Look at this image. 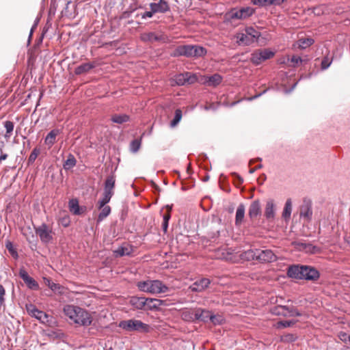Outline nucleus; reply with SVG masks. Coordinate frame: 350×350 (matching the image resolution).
<instances>
[{
  "mask_svg": "<svg viewBox=\"0 0 350 350\" xmlns=\"http://www.w3.org/2000/svg\"><path fill=\"white\" fill-rule=\"evenodd\" d=\"M286 275L292 279L310 281H317L320 277L319 271L314 267L299 264L290 265Z\"/></svg>",
  "mask_w": 350,
  "mask_h": 350,
  "instance_id": "1",
  "label": "nucleus"
},
{
  "mask_svg": "<svg viewBox=\"0 0 350 350\" xmlns=\"http://www.w3.org/2000/svg\"><path fill=\"white\" fill-rule=\"evenodd\" d=\"M64 314L76 324L88 327L92 323L93 319L90 313L81 307L74 305H66L63 309Z\"/></svg>",
  "mask_w": 350,
  "mask_h": 350,
  "instance_id": "2",
  "label": "nucleus"
},
{
  "mask_svg": "<svg viewBox=\"0 0 350 350\" xmlns=\"http://www.w3.org/2000/svg\"><path fill=\"white\" fill-rule=\"evenodd\" d=\"M129 304L136 310L143 311H158L163 304V301L145 297L132 296Z\"/></svg>",
  "mask_w": 350,
  "mask_h": 350,
  "instance_id": "3",
  "label": "nucleus"
},
{
  "mask_svg": "<svg viewBox=\"0 0 350 350\" xmlns=\"http://www.w3.org/2000/svg\"><path fill=\"white\" fill-rule=\"evenodd\" d=\"M137 286L139 291L151 294L164 293L169 289L165 284L158 280L140 281L137 282Z\"/></svg>",
  "mask_w": 350,
  "mask_h": 350,
  "instance_id": "4",
  "label": "nucleus"
},
{
  "mask_svg": "<svg viewBox=\"0 0 350 350\" xmlns=\"http://www.w3.org/2000/svg\"><path fill=\"white\" fill-rule=\"evenodd\" d=\"M118 326L128 332L148 333L151 329L150 325L134 319L121 321Z\"/></svg>",
  "mask_w": 350,
  "mask_h": 350,
  "instance_id": "5",
  "label": "nucleus"
},
{
  "mask_svg": "<svg viewBox=\"0 0 350 350\" xmlns=\"http://www.w3.org/2000/svg\"><path fill=\"white\" fill-rule=\"evenodd\" d=\"M115 184L116 176L113 174H111L106 178L104 182L103 193L101 198L98 202V208H101L110 202L114 194Z\"/></svg>",
  "mask_w": 350,
  "mask_h": 350,
  "instance_id": "6",
  "label": "nucleus"
},
{
  "mask_svg": "<svg viewBox=\"0 0 350 350\" xmlns=\"http://www.w3.org/2000/svg\"><path fill=\"white\" fill-rule=\"evenodd\" d=\"M26 310L31 317H33L38 320L40 323L46 325L49 327H53L55 323L54 317L51 315H49L45 312L40 310L33 304H27Z\"/></svg>",
  "mask_w": 350,
  "mask_h": 350,
  "instance_id": "7",
  "label": "nucleus"
},
{
  "mask_svg": "<svg viewBox=\"0 0 350 350\" xmlns=\"http://www.w3.org/2000/svg\"><path fill=\"white\" fill-rule=\"evenodd\" d=\"M254 12L255 10L251 7H243L239 10L233 8L226 14L225 18L229 21L234 19H245L251 16Z\"/></svg>",
  "mask_w": 350,
  "mask_h": 350,
  "instance_id": "8",
  "label": "nucleus"
},
{
  "mask_svg": "<svg viewBox=\"0 0 350 350\" xmlns=\"http://www.w3.org/2000/svg\"><path fill=\"white\" fill-rule=\"evenodd\" d=\"M36 234L39 237L42 243L47 244L53 239L54 232L52 228L49 227L46 224L42 223L38 226H34Z\"/></svg>",
  "mask_w": 350,
  "mask_h": 350,
  "instance_id": "9",
  "label": "nucleus"
},
{
  "mask_svg": "<svg viewBox=\"0 0 350 350\" xmlns=\"http://www.w3.org/2000/svg\"><path fill=\"white\" fill-rule=\"evenodd\" d=\"M299 217L304 221L309 222L312 217V202L310 200H304L303 204L300 206Z\"/></svg>",
  "mask_w": 350,
  "mask_h": 350,
  "instance_id": "10",
  "label": "nucleus"
},
{
  "mask_svg": "<svg viewBox=\"0 0 350 350\" xmlns=\"http://www.w3.org/2000/svg\"><path fill=\"white\" fill-rule=\"evenodd\" d=\"M257 257V260L260 262H272L277 260L276 255L273 252L272 250L269 249H258Z\"/></svg>",
  "mask_w": 350,
  "mask_h": 350,
  "instance_id": "11",
  "label": "nucleus"
},
{
  "mask_svg": "<svg viewBox=\"0 0 350 350\" xmlns=\"http://www.w3.org/2000/svg\"><path fill=\"white\" fill-rule=\"evenodd\" d=\"M19 276L23 279L29 289L34 291L39 289L38 283L33 278L30 277L28 273L23 268L20 269Z\"/></svg>",
  "mask_w": 350,
  "mask_h": 350,
  "instance_id": "12",
  "label": "nucleus"
},
{
  "mask_svg": "<svg viewBox=\"0 0 350 350\" xmlns=\"http://www.w3.org/2000/svg\"><path fill=\"white\" fill-rule=\"evenodd\" d=\"M211 280L208 278H202L193 283L189 288L192 292H202L208 287Z\"/></svg>",
  "mask_w": 350,
  "mask_h": 350,
  "instance_id": "13",
  "label": "nucleus"
},
{
  "mask_svg": "<svg viewBox=\"0 0 350 350\" xmlns=\"http://www.w3.org/2000/svg\"><path fill=\"white\" fill-rule=\"evenodd\" d=\"M275 204L273 199H269L266 202L264 211V216L266 219L272 221L275 219Z\"/></svg>",
  "mask_w": 350,
  "mask_h": 350,
  "instance_id": "14",
  "label": "nucleus"
},
{
  "mask_svg": "<svg viewBox=\"0 0 350 350\" xmlns=\"http://www.w3.org/2000/svg\"><path fill=\"white\" fill-rule=\"evenodd\" d=\"M261 214V206L259 200H254L248 210V215L251 220L256 219L258 216Z\"/></svg>",
  "mask_w": 350,
  "mask_h": 350,
  "instance_id": "15",
  "label": "nucleus"
},
{
  "mask_svg": "<svg viewBox=\"0 0 350 350\" xmlns=\"http://www.w3.org/2000/svg\"><path fill=\"white\" fill-rule=\"evenodd\" d=\"M150 8L155 13H165L170 10V6L165 0H159L158 3H150Z\"/></svg>",
  "mask_w": 350,
  "mask_h": 350,
  "instance_id": "16",
  "label": "nucleus"
},
{
  "mask_svg": "<svg viewBox=\"0 0 350 350\" xmlns=\"http://www.w3.org/2000/svg\"><path fill=\"white\" fill-rule=\"evenodd\" d=\"M296 247L300 250L309 254H316L319 251V248L310 243L296 242Z\"/></svg>",
  "mask_w": 350,
  "mask_h": 350,
  "instance_id": "17",
  "label": "nucleus"
},
{
  "mask_svg": "<svg viewBox=\"0 0 350 350\" xmlns=\"http://www.w3.org/2000/svg\"><path fill=\"white\" fill-rule=\"evenodd\" d=\"M43 280L44 284L55 293H57L59 295H62L64 293V288L61 284L58 283H55L52 282L48 278H43Z\"/></svg>",
  "mask_w": 350,
  "mask_h": 350,
  "instance_id": "18",
  "label": "nucleus"
},
{
  "mask_svg": "<svg viewBox=\"0 0 350 350\" xmlns=\"http://www.w3.org/2000/svg\"><path fill=\"white\" fill-rule=\"evenodd\" d=\"M196 308H185L181 311V318L183 320L189 322L196 321Z\"/></svg>",
  "mask_w": 350,
  "mask_h": 350,
  "instance_id": "19",
  "label": "nucleus"
},
{
  "mask_svg": "<svg viewBox=\"0 0 350 350\" xmlns=\"http://www.w3.org/2000/svg\"><path fill=\"white\" fill-rule=\"evenodd\" d=\"M62 133V130L55 129L51 130L46 136L44 139V143L46 145L51 147L56 142V137L58 135Z\"/></svg>",
  "mask_w": 350,
  "mask_h": 350,
  "instance_id": "20",
  "label": "nucleus"
},
{
  "mask_svg": "<svg viewBox=\"0 0 350 350\" xmlns=\"http://www.w3.org/2000/svg\"><path fill=\"white\" fill-rule=\"evenodd\" d=\"M96 66V64L95 62L84 63L75 68V73L77 75H81L83 73L88 72L90 70L94 68Z\"/></svg>",
  "mask_w": 350,
  "mask_h": 350,
  "instance_id": "21",
  "label": "nucleus"
},
{
  "mask_svg": "<svg viewBox=\"0 0 350 350\" xmlns=\"http://www.w3.org/2000/svg\"><path fill=\"white\" fill-rule=\"evenodd\" d=\"M133 252V250L131 246L129 245H122L118 247L116 250L113 251V254L115 257H122L124 256H130Z\"/></svg>",
  "mask_w": 350,
  "mask_h": 350,
  "instance_id": "22",
  "label": "nucleus"
},
{
  "mask_svg": "<svg viewBox=\"0 0 350 350\" xmlns=\"http://www.w3.org/2000/svg\"><path fill=\"white\" fill-rule=\"evenodd\" d=\"M245 205L243 203L240 204L237 207L235 215V225L237 226H239L242 224L245 217Z\"/></svg>",
  "mask_w": 350,
  "mask_h": 350,
  "instance_id": "23",
  "label": "nucleus"
},
{
  "mask_svg": "<svg viewBox=\"0 0 350 350\" xmlns=\"http://www.w3.org/2000/svg\"><path fill=\"white\" fill-rule=\"evenodd\" d=\"M196 321H201L203 322H207L210 321L211 313L210 311L202 309L196 308Z\"/></svg>",
  "mask_w": 350,
  "mask_h": 350,
  "instance_id": "24",
  "label": "nucleus"
},
{
  "mask_svg": "<svg viewBox=\"0 0 350 350\" xmlns=\"http://www.w3.org/2000/svg\"><path fill=\"white\" fill-rule=\"evenodd\" d=\"M287 306L278 305L272 307L270 310L271 312L273 315L283 316L287 317Z\"/></svg>",
  "mask_w": 350,
  "mask_h": 350,
  "instance_id": "25",
  "label": "nucleus"
},
{
  "mask_svg": "<svg viewBox=\"0 0 350 350\" xmlns=\"http://www.w3.org/2000/svg\"><path fill=\"white\" fill-rule=\"evenodd\" d=\"M314 42V39L311 38H299L297 41L295 46L300 49H305L313 44Z\"/></svg>",
  "mask_w": 350,
  "mask_h": 350,
  "instance_id": "26",
  "label": "nucleus"
},
{
  "mask_svg": "<svg viewBox=\"0 0 350 350\" xmlns=\"http://www.w3.org/2000/svg\"><path fill=\"white\" fill-rule=\"evenodd\" d=\"M191 53H192L191 57L198 58V57H204V55H206L207 53V50L206 48H204L202 46L194 44V45H193V50H192Z\"/></svg>",
  "mask_w": 350,
  "mask_h": 350,
  "instance_id": "27",
  "label": "nucleus"
},
{
  "mask_svg": "<svg viewBox=\"0 0 350 350\" xmlns=\"http://www.w3.org/2000/svg\"><path fill=\"white\" fill-rule=\"evenodd\" d=\"M292 212V201L291 199H287L285 202L284 207L282 211V217L285 221H288L291 218Z\"/></svg>",
  "mask_w": 350,
  "mask_h": 350,
  "instance_id": "28",
  "label": "nucleus"
},
{
  "mask_svg": "<svg viewBox=\"0 0 350 350\" xmlns=\"http://www.w3.org/2000/svg\"><path fill=\"white\" fill-rule=\"evenodd\" d=\"M69 208L71 212L75 215H80L83 213L79 204V202L77 199H71L68 202Z\"/></svg>",
  "mask_w": 350,
  "mask_h": 350,
  "instance_id": "29",
  "label": "nucleus"
},
{
  "mask_svg": "<svg viewBox=\"0 0 350 350\" xmlns=\"http://www.w3.org/2000/svg\"><path fill=\"white\" fill-rule=\"evenodd\" d=\"M111 120L114 123L121 124L129 122L130 120V116L126 114H124V113H123V114L116 113L111 116Z\"/></svg>",
  "mask_w": 350,
  "mask_h": 350,
  "instance_id": "30",
  "label": "nucleus"
},
{
  "mask_svg": "<svg viewBox=\"0 0 350 350\" xmlns=\"http://www.w3.org/2000/svg\"><path fill=\"white\" fill-rule=\"evenodd\" d=\"M237 42L239 45H250L253 42V38H250L247 33H239L237 36Z\"/></svg>",
  "mask_w": 350,
  "mask_h": 350,
  "instance_id": "31",
  "label": "nucleus"
},
{
  "mask_svg": "<svg viewBox=\"0 0 350 350\" xmlns=\"http://www.w3.org/2000/svg\"><path fill=\"white\" fill-rule=\"evenodd\" d=\"M100 209L101 211L97 217V223H100L103 221L111 213V207L109 206H107V204L101 207Z\"/></svg>",
  "mask_w": 350,
  "mask_h": 350,
  "instance_id": "32",
  "label": "nucleus"
},
{
  "mask_svg": "<svg viewBox=\"0 0 350 350\" xmlns=\"http://www.w3.org/2000/svg\"><path fill=\"white\" fill-rule=\"evenodd\" d=\"M77 160L75 156L72 154H69L67 159L64 161L63 164L64 169L66 170H69L72 169L73 167L76 165Z\"/></svg>",
  "mask_w": 350,
  "mask_h": 350,
  "instance_id": "33",
  "label": "nucleus"
},
{
  "mask_svg": "<svg viewBox=\"0 0 350 350\" xmlns=\"http://www.w3.org/2000/svg\"><path fill=\"white\" fill-rule=\"evenodd\" d=\"M142 40L145 42H156L161 40V38L154 32H149L142 36Z\"/></svg>",
  "mask_w": 350,
  "mask_h": 350,
  "instance_id": "34",
  "label": "nucleus"
},
{
  "mask_svg": "<svg viewBox=\"0 0 350 350\" xmlns=\"http://www.w3.org/2000/svg\"><path fill=\"white\" fill-rule=\"evenodd\" d=\"M5 248L8 250L10 255L15 259L17 260L18 258V254L16 248H14V245L12 241L8 240L5 243Z\"/></svg>",
  "mask_w": 350,
  "mask_h": 350,
  "instance_id": "35",
  "label": "nucleus"
},
{
  "mask_svg": "<svg viewBox=\"0 0 350 350\" xmlns=\"http://www.w3.org/2000/svg\"><path fill=\"white\" fill-rule=\"evenodd\" d=\"M257 251L258 249L248 250L242 254V256L247 260H257Z\"/></svg>",
  "mask_w": 350,
  "mask_h": 350,
  "instance_id": "36",
  "label": "nucleus"
},
{
  "mask_svg": "<svg viewBox=\"0 0 350 350\" xmlns=\"http://www.w3.org/2000/svg\"><path fill=\"white\" fill-rule=\"evenodd\" d=\"M222 81V77L219 74H214L208 77L207 82L210 85L217 86Z\"/></svg>",
  "mask_w": 350,
  "mask_h": 350,
  "instance_id": "37",
  "label": "nucleus"
},
{
  "mask_svg": "<svg viewBox=\"0 0 350 350\" xmlns=\"http://www.w3.org/2000/svg\"><path fill=\"white\" fill-rule=\"evenodd\" d=\"M40 153V149L38 147L34 148L27 159V165H33Z\"/></svg>",
  "mask_w": 350,
  "mask_h": 350,
  "instance_id": "38",
  "label": "nucleus"
},
{
  "mask_svg": "<svg viewBox=\"0 0 350 350\" xmlns=\"http://www.w3.org/2000/svg\"><path fill=\"white\" fill-rule=\"evenodd\" d=\"M333 58L329 56V54L324 56L321 62V69L325 70L327 69L332 63Z\"/></svg>",
  "mask_w": 350,
  "mask_h": 350,
  "instance_id": "39",
  "label": "nucleus"
},
{
  "mask_svg": "<svg viewBox=\"0 0 350 350\" xmlns=\"http://www.w3.org/2000/svg\"><path fill=\"white\" fill-rule=\"evenodd\" d=\"M246 33L249 36L250 38H253V42L257 40L260 33L259 31H256L254 27H250L245 29Z\"/></svg>",
  "mask_w": 350,
  "mask_h": 350,
  "instance_id": "40",
  "label": "nucleus"
},
{
  "mask_svg": "<svg viewBox=\"0 0 350 350\" xmlns=\"http://www.w3.org/2000/svg\"><path fill=\"white\" fill-rule=\"evenodd\" d=\"M142 144L141 139H135L130 143V151L136 153L140 148Z\"/></svg>",
  "mask_w": 350,
  "mask_h": 350,
  "instance_id": "41",
  "label": "nucleus"
},
{
  "mask_svg": "<svg viewBox=\"0 0 350 350\" xmlns=\"http://www.w3.org/2000/svg\"><path fill=\"white\" fill-rule=\"evenodd\" d=\"M297 339V336L294 334L288 333L281 336L280 340L283 342H293Z\"/></svg>",
  "mask_w": 350,
  "mask_h": 350,
  "instance_id": "42",
  "label": "nucleus"
},
{
  "mask_svg": "<svg viewBox=\"0 0 350 350\" xmlns=\"http://www.w3.org/2000/svg\"><path fill=\"white\" fill-rule=\"evenodd\" d=\"M170 56L173 57H178L180 56L185 57V46L184 45L178 46L172 53Z\"/></svg>",
  "mask_w": 350,
  "mask_h": 350,
  "instance_id": "43",
  "label": "nucleus"
},
{
  "mask_svg": "<svg viewBox=\"0 0 350 350\" xmlns=\"http://www.w3.org/2000/svg\"><path fill=\"white\" fill-rule=\"evenodd\" d=\"M183 116L182 111L180 109H177L175 111V114L173 120L170 122V125L172 127L177 125L179 122L181 120Z\"/></svg>",
  "mask_w": 350,
  "mask_h": 350,
  "instance_id": "44",
  "label": "nucleus"
},
{
  "mask_svg": "<svg viewBox=\"0 0 350 350\" xmlns=\"http://www.w3.org/2000/svg\"><path fill=\"white\" fill-rule=\"evenodd\" d=\"M261 55L259 51H255L252 54L251 57V62L255 64V65H259L262 62H264V59L262 58V57L260 55Z\"/></svg>",
  "mask_w": 350,
  "mask_h": 350,
  "instance_id": "45",
  "label": "nucleus"
},
{
  "mask_svg": "<svg viewBox=\"0 0 350 350\" xmlns=\"http://www.w3.org/2000/svg\"><path fill=\"white\" fill-rule=\"evenodd\" d=\"M4 126L6 129V133L5 134V138H10V136H11V134L14 130V123L11 121H5L4 122Z\"/></svg>",
  "mask_w": 350,
  "mask_h": 350,
  "instance_id": "46",
  "label": "nucleus"
},
{
  "mask_svg": "<svg viewBox=\"0 0 350 350\" xmlns=\"http://www.w3.org/2000/svg\"><path fill=\"white\" fill-rule=\"evenodd\" d=\"M187 74L180 73L175 76L174 81L176 84L178 85H184L186 84V77Z\"/></svg>",
  "mask_w": 350,
  "mask_h": 350,
  "instance_id": "47",
  "label": "nucleus"
},
{
  "mask_svg": "<svg viewBox=\"0 0 350 350\" xmlns=\"http://www.w3.org/2000/svg\"><path fill=\"white\" fill-rule=\"evenodd\" d=\"M301 313L294 306H288L287 317H301Z\"/></svg>",
  "mask_w": 350,
  "mask_h": 350,
  "instance_id": "48",
  "label": "nucleus"
},
{
  "mask_svg": "<svg viewBox=\"0 0 350 350\" xmlns=\"http://www.w3.org/2000/svg\"><path fill=\"white\" fill-rule=\"evenodd\" d=\"M210 321L214 325H221L224 321V319L221 315L211 314Z\"/></svg>",
  "mask_w": 350,
  "mask_h": 350,
  "instance_id": "49",
  "label": "nucleus"
},
{
  "mask_svg": "<svg viewBox=\"0 0 350 350\" xmlns=\"http://www.w3.org/2000/svg\"><path fill=\"white\" fill-rule=\"evenodd\" d=\"M259 52L264 61L271 58L274 55V53L269 49L259 50Z\"/></svg>",
  "mask_w": 350,
  "mask_h": 350,
  "instance_id": "50",
  "label": "nucleus"
},
{
  "mask_svg": "<svg viewBox=\"0 0 350 350\" xmlns=\"http://www.w3.org/2000/svg\"><path fill=\"white\" fill-rule=\"evenodd\" d=\"M269 1L270 0H251V3L259 7H267L269 5Z\"/></svg>",
  "mask_w": 350,
  "mask_h": 350,
  "instance_id": "51",
  "label": "nucleus"
},
{
  "mask_svg": "<svg viewBox=\"0 0 350 350\" xmlns=\"http://www.w3.org/2000/svg\"><path fill=\"white\" fill-rule=\"evenodd\" d=\"M297 321H281L278 322V327H288L296 323Z\"/></svg>",
  "mask_w": 350,
  "mask_h": 350,
  "instance_id": "52",
  "label": "nucleus"
},
{
  "mask_svg": "<svg viewBox=\"0 0 350 350\" xmlns=\"http://www.w3.org/2000/svg\"><path fill=\"white\" fill-rule=\"evenodd\" d=\"M185 74H187V77H185L186 83L192 84L196 81L197 77L195 75H193L189 72H186Z\"/></svg>",
  "mask_w": 350,
  "mask_h": 350,
  "instance_id": "53",
  "label": "nucleus"
},
{
  "mask_svg": "<svg viewBox=\"0 0 350 350\" xmlns=\"http://www.w3.org/2000/svg\"><path fill=\"white\" fill-rule=\"evenodd\" d=\"M5 146V144L3 142H0V162L4 161L8 159V154L3 152V149Z\"/></svg>",
  "mask_w": 350,
  "mask_h": 350,
  "instance_id": "54",
  "label": "nucleus"
},
{
  "mask_svg": "<svg viewBox=\"0 0 350 350\" xmlns=\"http://www.w3.org/2000/svg\"><path fill=\"white\" fill-rule=\"evenodd\" d=\"M5 290L3 286L0 284V306L5 304Z\"/></svg>",
  "mask_w": 350,
  "mask_h": 350,
  "instance_id": "55",
  "label": "nucleus"
},
{
  "mask_svg": "<svg viewBox=\"0 0 350 350\" xmlns=\"http://www.w3.org/2000/svg\"><path fill=\"white\" fill-rule=\"evenodd\" d=\"M184 46H185V57H191L193 44H186V45H184Z\"/></svg>",
  "mask_w": 350,
  "mask_h": 350,
  "instance_id": "56",
  "label": "nucleus"
},
{
  "mask_svg": "<svg viewBox=\"0 0 350 350\" xmlns=\"http://www.w3.org/2000/svg\"><path fill=\"white\" fill-rule=\"evenodd\" d=\"M338 337L340 340H342L345 342H350V334H349L347 333L341 332L339 333Z\"/></svg>",
  "mask_w": 350,
  "mask_h": 350,
  "instance_id": "57",
  "label": "nucleus"
},
{
  "mask_svg": "<svg viewBox=\"0 0 350 350\" xmlns=\"http://www.w3.org/2000/svg\"><path fill=\"white\" fill-rule=\"evenodd\" d=\"M70 219L68 217H64L59 219V223L64 227H68L70 225Z\"/></svg>",
  "mask_w": 350,
  "mask_h": 350,
  "instance_id": "58",
  "label": "nucleus"
},
{
  "mask_svg": "<svg viewBox=\"0 0 350 350\" xmlns=\"http://www.w3.org/2000/svg\"><path fill=\"white\" fill-rule=\"evenodd\" d=\"M154 12L152 10H150V11L145 12L144 13L142 14V18H152L154 15Z\"/></svg>",
  "mask_w": 350,
  "mask_h": 350,
  "instance_id": "59",
  "label": "nucleus"
},
{
  "mask_svg": "<svg viewBox=\"0 0 350 350\" xmlns=\"http://www.w3.org/2000/svg\"><path fill=\"white\" fill-rule=\"evenodd\" d=\"M287 0H270L269 5H281L283 3L286 2Z\"/></svg>",
  "mask_w": 350,
  "mask_h": 350,
  "instance_id": "60",
  "label": "nucleus"
},
{
  "mask_svg": "<svg viewBox=\"0 0 350 350\" xmlns=\"http://www.w3.org/2000/svg\"><path fill=\"white\" fill-rule=\"evenodd\" d=\"M291 62L295 64H297L299 62H301L302 59L300 57L294 55L291 57Z\"/></svg>",
  "mask_w": 350,
  "mask_h": 350,
  "instance_id": "61",
  "label": "nucleus"
},
{
  "mask_svg": "<svg viewBox=\"0 0 350 350\" xmlns=\"http://www.w3.org/2000/svg\"><path fill=\"white\" fill-rule=\"evenodd\" d=\"M267 91V90H265L264 91H262V92L258 94H256L250 98H248L249 100H252L254 99H256L258 97H260V96H262L263 94H265L266 92Z\"/></svg>",
  "mask_w": 350,
  "mask_h": 350,
  "instance_id": "62",
  "label": "nucleus"
},
{
  "mask_svg": "<svg viewBox=\"0 0 350 350\" xmlns=\"http://www.w3.org/2000/svg\"><path fill=\"white\" fill-rule=\"evenodd\" d=\"M168 224H169V222H166V221H163V223H162V229H163V231L164 232V233H166L167 231Z\"/></svg>",
  "mask_w": 350,
  "mask_h": 350,
  "instance_id": "63",
  "label": "nucleus"
},
{
  "mask_svg": "<svg viewBox=\"0 0 350 350\" xmlns=\"http://www.w3.org/2000/svg\"><path fill=\"white\" fill-rule=\"evenodd\" d=\"M170 219V215L168 214H165L163 217V221L169 222Z\"/></svg>",
  "mask_w": 350,
  "mask_h": 350,
  "instance_id": "64",
  "label": "nucleus"
}]
</instances>
